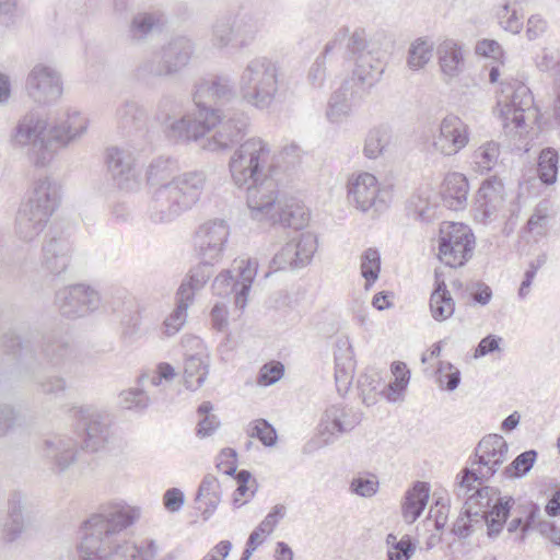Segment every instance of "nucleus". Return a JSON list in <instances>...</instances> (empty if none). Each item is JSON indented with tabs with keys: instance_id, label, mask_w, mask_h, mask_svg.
<instances>
[{
	"instance_id": "f257e3e1",
	"label": "nucleus",
	"mask_w": 560,
	"mask_h": 560,
	"mask_svg": "<svg viewBox=\"0 0 560 560\" xmlns=\"http://www.w3.org/2000/svg\"><path fill=\"white\" fill-rule=\"evenodd\" d=\"M141 515L137 506L125 502L101 505L81 525L78 544L79 560H149L142 548L124 538V532Z\"/></svg>"
},
{
	"instance_id": "f03ea898",
	"label": "nucleus",
	"mask_w": 560,
	"mask_h": 560,
	"mask_svg": "<svg viewBox=\"0 0 560 560\" xmlns=\"http://www.w3.org/2000/svg\"><path fill=\"white\" fill-rule=\"evenodd\" d=\"M174 162L159 156L147 168V183L154 187L148 206L149 219L168 223L191 209L200 199L207 176L202 171H189L173 176Z\"/></svg>"
},
{
	"instance_id": "7ed1b4c3",
	"label": "nucleus",
	"mask_w": 560,
	"mask_h": 560,
	"mask_svg": "<svg viewBox=\"0 0 560 560\" xmlns=\"http://www.w3.org/2000/svg\"><path fill=\"white\" fill-rule=\"evenodd\" d=\"M283 72L280 63L268 56H255L247 60L238 75L242 100L259 109H269L280 95Z\"/></svg>"
},
{
	"instance_id": "20e7f679",
	"label": "nucleus",
	"mask_w": 560,
	"mask_h": 560,
	"mask_svg": "<svg viewBox=\"0 0 560 560\" xmlns=\"http://www.w3.org/2000/svg\"><path fill=\"white\" fill-rule=\"evenodd\" d=\"M346 44V58L354 61L352 71V81L372 88L375 85L384 71L382 62L374 57L373 51L369 49V40L365 28L355 27L350 32L349 27L339 28L334 37L325 46V55H329L335 49L342 48Z\"/></svg>"
},
{
	"instance_id": "39448f33",
	"label": "nucleus",
	"mask_w": 560,
	"mask_h": 560,
	"mask_svg": "<svg viewBox=\"0 0 560 560\" xmlns=\"http://www.w3.org/2000/svg\"><path fill=\"white\" fill-rule=\"evenodd\" d=\"M203 118L205 140L201 148L218 152L230 149L248 131L249 117L241 109L206 108L200 112Z\"/></svg>"
},
{
	"instance_id": "423d86ee",
	"label": "nucleus",
	"mask_w": 560,
	"mask_h": 560,
	"mask_svg": "<svg viewBox=\"0 0 560 560\" xmlns=\"http://www.w3.org/2000/svg\"><path fill=\"white\" fill-rule=\"evenodd\" d=\"M49 126L39 112L28 110L10 132L12 147L27 149L30 160L37 167L48 165L55 155Z\"/></svg>"
},
{
	"instance_id": "0eeeda50",
	"label": "nucleus",
	"mask_w": 560,
	"mask_h": 560,
	"mask_svg": "<svg viewBox=\"0 0 560 560\" xmlns=\"http://www.w3.org/2000/svg\"><path fill=\"white\" fill-rule=\"evenodd\" d=\"M509 445L502 435L489 434L480 440L475 450L471 465L477 468H465L456 487L457 497H466L478 480L491 478L499 467L508 459Z\"/></svg>"
},
{
	"instance_id": "6e6552de",
	"label": "nucleus",
	"mask_w": 560,
	"mask_h": 560,
	"mask_svg": "<svg viewBox=\"0 0 560 560\" xmlns=\"http://www.w3.org/2000/svg\"><path fill=\"white\" fill-rule=\"evenodd\" d=\"M270 161V144L260 137L248 138L230 158L229 168L233 182L238 187H244L268 176Z\"/></svg>"
},
{
	"instance_id": "1a4fd4ad",
	"label": "nucleus",
	"mask_w": 560,
	"mask_h": 560,
	"mask_svg": "<svg viewBox=\"0 0 560 560\" xmlns=\"http://www.w3.org/2000/svg\"><path fill=\"white\" fill-rule=\"evenodd\" d=\"M514 504L512 497H501L498 489L482 487L467 497L466 513L481 518L487 525L488 536L495 538L502 532Z\"/></svg>"
},
{
	"instance_id": "9d476101",
	"label": "nucleus",
	"mask_w": 560,
	"mask_h": 560,
	"mask_svg": "<svg viewBox=\"0 0 560 560\" xmlns=\"http://www.w3.org/2000/svg\"><path fill=\"white\" fill-rule=\"evenodd\" d=\"M158 116L162 120L167 138L175 141L205 140L203 118L198 114L183 110V104L171 95L163 96L158 105Z\"/></svg>"
},
{
	"instance_id": "9b49d317",
	"label": "nucleus",
	"mask_w": 560,
	"mask_h": 560,
	"mask_svg": "<svg viewBox=\"0 0 560 560\" xmlns=\"http://www.w3.org/2000/svg\"><path fill=\"white\" fill-rule=\"evenodd\" d=\"M475 236L464 223L444 222L440 229L439 258L452 268L464 266L472 256Z\"/></svg>"
},
{
	"instance_id": "f8f14e48",
	"label": "nucleus",
	"mask_w": 560,
	"mask_h": 560,
	"mask_svg": "<svg viewBox=\"0 0 560 560\" xmlns=\"http://www.w3.org/2000/svg\"><path fill=\"white\" fill-rule=\"evenodd\" d=\"M257 261L253 259L234 260L232 269L224 270L214 278L213 293L223 298L234 294L235 305L244 308L257 273Z\"/></svg>"
},
{
	"instance_id": "ddd939ff",
	"label": "nucleus",
	"mask_w": 560,
	"mask_h": 560,
	"mask_svg": "<svg viewBox=\"0 0 560 560\" xmlns=\"http://www.w3.org/2000/svg\"><path fill=\"white\" fill-rule=\"evenodd\" d=\"M348 199L362 212L377 214L389 205V191L381 187L377 178L368 172L352 175L347 184Z\"/></svg>"
},
{
	"instance_id": "4468645a",
	"label": "nucleus",
	"mask_w": 560,
	"mask_h": 560,
	"mask_svg": "<svg viewBox=\"0 0 560 560\" xmlns=\"http://www.w3.org/2000/svg\"><path fill=\"white\" fill-rule=\"evenodd\" d=\"M27 95L37 104L51 105L60 100L63 82L59 71L48 65L37 63L28 72L25 81Z\"/></svg>"
},
{
	"instance_id": "2eb2a0df",
	"label": "nucleus",
	"mask_w": 560,
	"mask_h": 560,
	"mask_svg": "<svg viewBox=\"0 0 560 560\" xmlns=\"http://www.w3.org/2000/svg\"><path fill=\"white\" fill-rule=\"evenodd\" d=\"M192 100L199 113L206 108H224L238 101L237 91L230 75H213L201 80L195 89Z\"/></svg>"
},
{
	"instance_id": "dca6fc26",
	"label": "nucleus",
	"mask_w": 560,
	"mask_h": 560,
	"mask_svg": "<svg viewBox=\"0 0 560 560\" xmlns=\"http://www.w3.org/2000/svg\"><path fill=\"white\" fill-rule=\"evenodd\" d=\"M55 304L62 316L78 318L96 311L101 296L92 287L80 283L57 291Z\"/></svg>"
},
{
	"instance_id": "f3484780",
	"label": "nucleus",
	"mask_w": 560,
	"mask_h": 560,
	"mask_svg": "<svg viewBox=\"0 0 560 560\" xmlns=\"http://www.w3.org/2000/svg\"><path fill=\"white\" fill-rule=\"evenodd\" d=\"M229 236L230 228L224 220H209L195 232V250L202 261L214 264L222 257Z\"/></svg>"
},
{
	"instance_id": "a211bd4d",
	"label": "nucleus",
	"mask_w": 560,
	"mask_h": 560,
	"mask_svg": "<svg viewBox=\"0 0 560 560\" xmlns=\"http://www.w3.org/2000/svg\"><path fill=\"white\" fill-rule=\"evenodd\" d=\"M503 100L498 104L504 103L501 109L504 120L512 121L515 127L521 128L526 118H536L537 109L534 107V97L528 86L520 81L504 84L502 89Z\"/></svg>"
},
{
	"instance_id": "6ab92c4d",
	"label": "nucleus",
	"mask_w": 560,
	"mask_h": 560,
	"mask_svg": "<svg viewBox=\"0 0 560 560\" xmlns=\"http://www.w3.org/2000/svg\"><path fill=\"white\" fill-rule=\"evenodd\" d=\"M470 140L468 125L458 116L446 115L432 135V147L444 156L456 155Z\"/></svg>"
},
{
	"instance_id": "aec40b11",
	"label": "nucleus",
	"mask_w": 560,
	"mask_h": 560,
	"mask_svg": "<svg viewBox=\"0 0 560 560\" xmlns=\"http://www.w3.org/2000/svg\"><path fill=\"white\" fill-rule=\"evenodd\" d=\"M317 249V238L311 233H301L288 242L272 258L275 270L302 268L308 265Z\"/></svg>"
},
{
	"instance_id": "412c9836",
	"label": "nucleus",
	"mask_w": 560,
	"mask_h": 560,
	"mask_svg": "<svg viewBox=\"0 0 560 560\" xmlns=\"http://www.w3.org/2000/svg\"><path fill=\"white\" fill-rule=\"evenodd\" d=\"M362 421V413L348 406L331 405L324 411L318 430L324 444L328 445L340 436L352 431Z\"/></svg>"
},
{
	"instance_id": "4be33fe9",
	"label": "nucleus",
	"mask_w": 560,
	"mask_h": 560,
	"mask_svg": "<svg viewBox=\"0 0 560 560\" xmlns=\"http://www.w3.org/2000/svg\"><path fill=\"white\" fill-rule=\"evenodd\" d=\"M40 353L48 366L65 372H72L83 362L81 351L63 336L46 337Z\"/></svg>"
},
{
	"instance_id": "5701e85b",
	"label": "nucleus",
	"mask_w": 560,
	"mask_h": 560,
	"mask_svg": "<svg viewBox=\"0 0 560 560\" xmlns=\"http://www.w3.org/2000/svg\"><path fill=\"white\" fill-rule=\"evenodd\" d=\"M106 165L118 188L130 190L139 184L137 159L131 150L119 147L107 149Z\"/></svg>"
},
{
	"instance_id": "b1692460",
	"label": "nucleus",
	"mask_w": 560,
	"mask_h": 560,
	"mask_svg": "<svg viewBox=\"0 0 560 560\" xmlns=\"http://www.w3.org/2000/svg\"><path fill=\"white\" fill-rule=\"evenodd\" d=\"M50 127L54 152L79 140L88 130L89 119L75 108H67L56 117Z\"/></svg>"
},
{
	"instance_id": "393cba45",
	"label": "nucleus",
	"mask_w": 560,
	"mask_h": 560,
	"mask_svg": "<svg viewBox=\"0 0 560 560\" xmlns=\"http://www.w3.org/2000/svg\"><path fill=\"white\" fill-rule=\"evenodd\" d=\"M71 412L84 427L85 447L92 452L100 450L109 436V416L92 407H74Z\"/></svg>"
},
{
	"instance_id": "a878e982",
	"label": "nucleus",
	"mask_w": 560,
	"mask_h": 560,
	"mask_svg": "<svg viewBox=\"0 0 560 560\" xmlns=\"http://www.w3.org/2000/svg\"><path fill=\"white\" fill-rule=\"evenodd\" d=\"M370 88L358 81H346L335 91L328 102L326 116L330 122L337 124L349 117L360 104Z\"/></svg>"
},
{
	"instance_id": "bb28decb",
	"label": "nucleus",
	"mask_w": 560,
	"mask_h": 560,
	"mask_svg": "<svg viewBox=\"0 0 560 560\" xmlns=\"http://www.w3.org/2000/svg\"><path fill=\"white\" fill-rule=\"evenodd\" d=\"M40 457L52 471H66L77 459L75 440L66 435H51L43 441Z\"/></svg>"
},
{
	"instance_id": "cd10ccee",
	"label": "nucleus",
	"mask_w": 560,
	"mask_h": 560,
	"mask_svg": "<svg viewBox=\"0 0 560 560\" xmlns=\"http://www.w3.org/2000/svg\"><path fill=\"white\" fill-rule=\"evenodd\" d=\"M247 187V206L256 220L270 219L277 201L278 185L271 176L250 182Z\"/></svg>"
},
{
	"instance_id": "c85d7f7f",
	"label": "nucleus",
	"mask_w": 560,
	"mask_h": 560,
	"mask_svg": "<svg viewBox=\"0 0 560 560\" xmlns=\"http://www.w3.org/2000/svg\"><path fill=\"white\" fill-rule=\"evenodd\" d=\"M71 254L72 246L67 237L49 234L42 246L40 266L51 275H60L67 270Z\"/></svg>"
},
{
	"instance_id": "c756f323",
	"label": "nucleus",
	"mask_w": 560,
	"mask_h": 560,
	"mask_svg": "<svg viewBox=\"0 0 560 560\" xmlns=\"http://www.w3.org/2000/svg\"><path fill=\"white\" fill-rule=\"evenodd\" d=\"M160 49L172 77H175L190 65L196 52V43L187 35H175L165 42Z\"/></svg>"
},
{
	"instance_id": "7c9ffc66",
	"label": "nucleus",
	"mask_w": 560,
	"mask_h": 560,
	"mask_svg": "<svg viewBox=\"0 0 560 560\" xmlns=\"http://www.w3.org/2000/svg\"><path fill=\"white\" fill-rule=\"evenodd\" d=\"M59 200L58 184L49 177H44L34 183L31 195L23 205L43 213L45 218H51L59 206Z\"/></svg>"
},
{
	"instance_id": "2f4dec72",
	"label": "nucleus",
	"mask_w": 560,
	"mask_h": 560,
	"mask_svg": "<svg viewBox=\"0 0 560 560\" xmlns=\"http://www.w3.org/2000/svg\"><path fill=\"white\" fill-rule=\"evenodd\" d=\"M504 185L501 179L493 176L481 184L476 195V210L482 215V220H488L504 203Z\"/></svg>"
},
{
	"instance_id": "473e14b6",
	"label": "nucleus",
	"mask_w": 560,
	"mask_h": 560,
	"mask_svg": "<svg viewBox=\"0 0 560 560\" xmlns=\"http://www.w3.org/2000/svg\"><path fill=\"white\" fill-rule=\"evenodd\" d=\"M165 24L166 19L161 11L139 12L128 25L127 37L132 43H142L151 35L162 32Z\"/></svg>"
},
{
	"instance_id": "72a5a7b5",
	"label": "nucleus",
	"mask_w": 560,
	"mask_h": 560,
	"mask_svg": "<svg viewBox=\"0 0 560 560\" xmlns=\"http://www.w3.org/2000/svg\"><path fill=\"white\" fill-rule=\"evenodd\" d=\"M50 218L22 205L15 219V234L24 243L35 241L45 230Z\"/></svg>"
},
{
	"instance_id": "f704fd0d",
	"label": "nucleus",
	"mask_w": 560,
	"mask_h": 560,
	"mask_svg": "<svg viewBox=\"0 0 560 560\" xmlns=\"http://www.w3.org/2000/svg\"><path fill=\"white\" fill-rule=\"evenodd\" d=\"M469 192L468 180L462 173H450L442 184V199L444 206L451 210L458 211L467 206Z\"/></svg>"
},
{
	"instance_id": "c9c22d12",
	"label": "nucleus",
	"mask_w": 560,
	"mask_h": 560,
	"mask_svg": "<svg viewBox=\"0 0 560 560\" xmlns=\"http://www.w3.org/2000/svg\"><path fill=\"white\" fill-rule=\"evenodd\" d=\"M24 506L20 493H12L8 500V518L3 524V538L13 542L24 534L30 526V518L23 513Z\"/></svg>"
},
{
	"instance_id": "e433bc0d",
	"label": "nucleus",
	"mask_w": 560,
	"mask_h": 560,
	"mask_svg": "<svg viewBox=\"0 0 560 560\" xmlns=\"http://www.w3.org/2000/svg\"><path fill=\"white\" fill-rule=\"evenodd\" d=\"M196 502L199 503L197 509L201 512L203 521H208L221 502L220 482L214 476L203 477L196 494Z\"/></svg>"
},
{
	"instance_id": "4c0bfd02",
	"label": "nucleus",
	"mask_w": 560,
	"mask_h": 560,
	"mask_svg": "<svg viewBox=\"0 0 560 560\" xmlns=\"http://www.w3.org/2000/svg\"><path fill=\"white\" fill-rule=\"evenodd\" d=\"M436 55L442 72L454 78L458 75L464 68V55L462 47L453 39H444L436 48Z\"/></svg>"
},
{
	"instance_id": "58836bf2",
	"label": "nucleus",
	"mask_w": 560,
	"mask_h": 560,
	"mask_svg": "<svg viewBox=\"0 0 560 560\" xmlns=\"http://www.w3.org/2000/svg\"><path fill=\"white\" fill-rule=\"evenodd\" d=\"M277 205L279 209L277 218L275 214L270 215V220L273 224L278 222L283 228L301 230L308 223L310 213L305 207L295 199L292 198L283 205L281 201H278Z\"/></svg>"
},
{
	"instance_id": "ea45409f",
	"label": "nucleus",
	"mask_w": 560,
	"mask_h": 560,
	"mask_svg": "<svg viewBox=\"0 0 560 560\" xmlns=\"http://www.w3.org/2000/svg\"><path fill=\"white\" fill-rule=\"evenodd\" d=\"M235 47L240 49L250 46L261 28L259 19L250 13H232Z\"/></svg>"
},
{
	"instance_id": "a19ab883",
	"label": "nucleus",
	"mask_w": 560,
	"mask_h": 560,
	"mask_svg": "<svg viewBox=\"0 0 560 560\" xmlns=\"http://www.w3.org/2000/svg\"><path fill=\"white\" fill-rule=\"evenodd\" d=\"M209 42L217 50H223L230 46L235 47L232 12H225L214 19L210 28Z\"/></svg>"
},
{
	"instance_id": "79ce46f5",
	"label": "nucleus",
	"mask_w": 560,
	"mask_h": 560,
	"mask_svg": "<svg viewBox=\"0 0 560 560\" xmlns=\"http://www.w3.org/2000/svg\"><path fill=\"white\" fill-rule=\"evenodd\" d=\"M429 499V487L425 482L417 481L412 489L408 490L402 504L404 520L411 524L423 512Z\"/></svg>"
},
{
	"instance_id": "37998d69",
	"label": "nucleus",
	"mask_w": 560,
	"mask_h": 560,
	"mask_svg": "<svg viewBox=\"0 0 560 560\" xmlns=\"http://www.w3.org/2000/svg\"><path fill=\"white\" fill-rule=\"evenodd\" d=\"M209 373V358L190 355L184 364V382L188 389L196 390L202 386Z\"/></svg>"
},
{
	"instance_id": "c03bdc74",
	"label": "nucleus",
	"mask_w": 560,
	"mask_h": 560,
	"mask_svg": "<svg viewBox=\"0 0 560 560\" xmlns=\"http://www.w3.org/2000/svg\"><path fill=\"white\" fill-rule=\"evenodd\" d=\"M135 75L142 81H148L152 78L172 77L161 49L143 58L136 67Z\"/></svg>"
},
{
	"instance_id": "a18cd8bd",
	"label": "nucleus",
	"mask_w": 560,
	"mask_h": 560,
	"mask_svg": "<svg viewBox=\"0 0 560 560\" xmlns=\"http://www.w3.org/2000/svg\"><path fill=\"white\" fill-rule=\"evenodd\" d=\"M394 381L383 386L382 395L389 401L396 402L402 399L410 380V371L404 362H394L392 364Z\"/></svg>"
},
{
	"instance_id": "49530a36",
	"label": "nucleus",
	"mask_w": 560,
	"mask_h": 560,
	"mask_svg": "<svg viewBox=\"0 0 560 560\" xmlns=\"http://www.w3.org/2000/svg\"><path fill=\"white\" fill-rule=\"evenodd\" d=\"M430 310L435 320L450 318L455 311V303L444 281L438 282L430 298Z\"/></svg>"
},
{
	"instance_id": "de8ad7c7",
	"label": "nucleus",
	"mask_w": 560,
	"mask_h": 560,
	"mask_svg": "<svg viewBox=\"0 0 560 560\" xmlns=\"http://www.w3.org/2000/svg\"><path fill=\"white\" fill-rule=\"evenodd\" d=\"M393 133L388 127L381 126L369 131L363 148L364 155L368 159H376L384 154L390 147Z\"/></svg>"
},
{
	"instance_id": "09e8293b",
	"label": "nucleus",
	"mask_w": 560,
	"mask_h": 560,
	"mask_svg": "<svg viewBox=\"0 0 560 560\" xmlns=\"http://www.w3.org/2000/svg\"><path fill=\"white\" fill-rule=\"evenodd\" d=\"M145 118V110L135 101H126L116 110L117 124L122 129H140Z\"/></svg>"
},
{
	"instance_id": "8fccbe9b",
	"label": "nucleus",
	"mask_w": 560,
	"mask_h": 560,
	"mask_svg": "<svg viewBox=\"0 0 560 560\" xmlns=\"http://www.w3.org/2000/svg\"><path fill=\"white\" fill-rule=\"evenodd\" d=\"M558 152L552 148L541 150L538 158L537 173L539 179L546 185H552L558 176Z\"/></svg>"
},
{
	"instance_id": "3c124183",
	"label": "nucleus",
	"mask_w": 560,
	"mask_h": 560,
	"mask_svg": "<svg viewBox=\"0 0 560 560\" xmlns=\"http://www.w3.org/2000/svg\"><path fill=\"white\" fill-rule=\"evenodd\" d=\"M384 384L376 372L362 374L358 380V388L363 404L372 406L376 402L377 396L382 395Z\"/></svg>"
},
{
	"instance_id": "603ef678",
	"label": "nucleus",
	"mask_w": 560,
	"mask_h": 560,
	"mask_svg": "<svg viewBox=\"0 0 560 560\" xmlns=\"http://www.w3.org/2000/svg\"><path fill=\"white\" fill-rule=\"evenodd\" d=\"M500 155L499 143L494 141H488L481 144L472 155L477 171L480 173L491 171L498 163Z\"/></svg>"
},
{
	"instance_id": "864d4df0",
	"label": "nucleus",
	"mask_w": 560,
	"mask_h": 560,
	"mask_svg": "<svg viewBox=\"0 0 560 560\" xmlns=\"http://www.w3.org/2000/svg\"><path fill=\"white\" fill-rule=\"evenodd\" d=\"M354 371V361L349 350L343 355H335V381L338 392H347L351 384Z\"/></svg>"
},
{
	"instance_id": "5fc2aeb1",
	"label": "nucleus",
	"mask_w": 560,
	"mask_h": 560,
	"mask_svg": "<svg viewBox=\"0 0 560 560\" xmlns=\"http://www.w3.org/2000/svg\"><path fill=\"white\" fill-rule=\"evenodd\" d=\"M432 51L431 42L423 38L416 39L409 48L408 66L413 70L423 68L432 58Z\"/></svg>"
},
{
	"instance_id": "6e6d98bb",
	"label": "nucleus",
	"mask_w": 560,
	"mask_h": 560,
	"mask_svg": "<svg viewBox=\"0 0 560 560\" xmlns=\"http://www.w3.org/2000/svg\"><path fill=\"white\" fill-rule=\"evenodd\" d=\"M537 457L536 451H526L516 456V458L508 465L503 470L506 478H521L525 476L533 467Z\"/></svg>"
},
{
	"instance_id": "4d7b16f0",
	"label": "nucleus",
	"mask_w": 560,
	"mask_h": 560,
	"mask_svg": "<svg viewBox=\"0 0 560 560\" xmlns=\"http://www.w3.org/2000/svg\"><path fill=\"white\" fill-rule=\"evenodd\" d=\"M212 409L213 406L210 401H203L198 407L200 420L197 425V435L201 439L210 436L220 427L218 417L211 413Z\"/></svg>"
},
{
	"instance_id": "13d9d810",
	"label": "nucleus",
	"mask_w": 560,
	"mask_h": 560,
	"mask_svg": "<svg viewBox=\"0 0 560 560\" xmlns=\"http://www.w3.org/2000/svg\"><path fill=\"white\" fill-rule=\"evenodd\" d=\"M247 434L258 439L265 446H273L277 443L276 429L265 419L254 420L248 424Z\"/></svg>"
},
{
	"instance_id": "bf43d9fd",
	"label": "nucleus",
	"mask_w": 560,
	"mask_h": 560,
	"mask_svg": "<svg viewBox=\"0 0 560 560\" xmlns=\"http://www.w3.org/2000/svg\"><path fill=\"white\" fill-rule=\"evenodd\" d=\"M381 270V256L376 248H368L361 256V275L368 283L378 278Z\"/></svg>"
},
{
	"instance_id": "052dcab7",
	"label": "nucleus",
	"mask_w": 560,
	"mask_h": 560,
	"mask_svg": "<svg viewBox=\"0 0 560 560\" xmlns=\"http://www.w3.org/2000/svg\"><path fill=\"white\" fill-rule=\"evenodd\" d=\"M380 487L375 475L357 476L350 482V491L362 498H371L377 493Z\"/></svg>"
},
{
	"instance_id": "680f3d73",
	"label": "nucleus",
	"mask_w": 560,
	"mask_h": 560,
	"mask_svg": "<svg viewBox=\"0 0 560 560\" xmlns=\"http://www.w3.org/2000/svg\"><path fill=\"white\" fill-rule=\"evenodd\" d=\"M497 18L500 26L512 34H517L523 27V21L518 16L515 9L510 8L509 4L502 5L498 12Z\"/></svg>"
},
{
	"instance_id": "e2e57ef3",
	"label": "nucleus",
	"mask_w": 560,
	"mask_h": 560,
	"mask_svg": "<svg viewBox=\"0 0 560 560\" xmlns=\"http://www.w3.org/2000/svg\"><path fill=\"white\" fill-rule=\"evenodd\" d=\"M212 262L201 261L189 270L183 281L188 282L197 292L200 291L212 276Z\"/></svg>"
},
{
	"instance_id": "0e129e2a",
	"label": "nucleus",
	"mask_w": 560,
	"mask_h": 560,
	"mask_svg": "<svg viewBox=\"0 0 560 560\" xmlns=\"http://www.w3.org/2000/svg\"><path fill=\"white\" fill-rule=\"evenodd\" d=\"M120 405L125 409L144 410L149 405V397L139 388L129 389L120 393Z\"/></svg>"
},
{
	"instance_id": "69168bd1",
	"label": "nucleus",
	"mask_w": 560,
	"mask_h": 560,
	"mask_svg": "<svg viewBox=\"0 0 560 560\" xmlns=\"http://www.w3.org/2000/svg\"><path fill=\"white\" fill-rule=\"evenodd\" d=\"M465 293L469 294L475 303L487 305L492 298L491 288L481 281H471L466 284Z\"/></svg>"
},
{
	"instance_id": "338daca9",
	"label": "nucleus",
	"mask_w": 560,
	"mask_h": 560,
	"mask_svg": "<svg viewBox=\"0 0 560 560\" xmlns=\"http://www.w3.org/2000/svg\"><path fill=\"white\" fill-rule=\"evenodd\" d=\"M35 383L45 395H58L67 388L66 380L58 375L37 378Z\"/></svg>"
},
{
	"instance_id": "774afa93",
	"label": "nucleus",
	"mask_w": 560,
	"mask_h": 560,
	"mask_svg": "<svg viewBox=\"0 0 560 560\" xmlns=\"http://www.w3.org/2000/svg\"><path fill=\"white\" fill-rule=\"evenodd\" d=\"M416 550L409 536L399 539V544H395L394 548L387 549L388 560H410Z\"/></svg>"
}]
</instances>
